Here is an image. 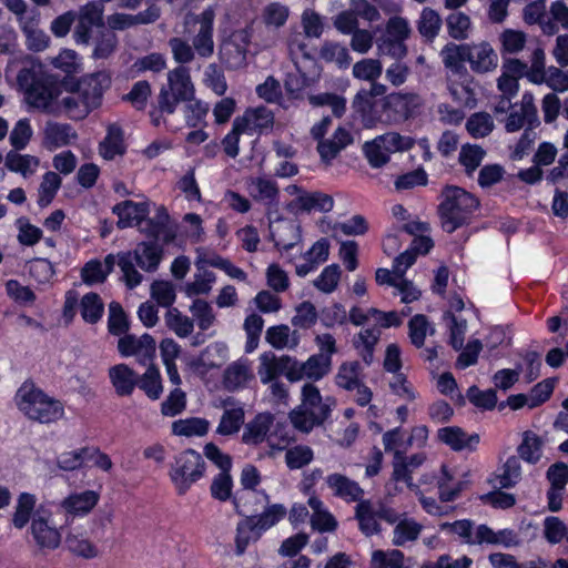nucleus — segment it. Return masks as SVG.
Returning <instances> with one entry per match:
<instances>
[{"label":"nucleus","mask_w":568,"mask_h":568,"mask_svg":"<svg viewBox=\"0 0 568 568\" xmlns=\"http://www.w3.org/2000/svg\"><path fill=\"white\" fill-rule=\"evenodd\" d=\"M17 81L24 91V100L30 108L47 114H60V88L43 72L41 64L23 67L17 75Z\"/></svg>","instance_id":"obj_1"},{"label":"nucleus","mask_w":568,"mask_h":568,"mask_svg":"<svg viewBox=\"0 0 568 568\" xmlns=\"http://www.w3.org/2000/svg\"><path fill=\"white\" fill-rule=\"evenodd\" d=\"M18 409L32 422L55 424L64 417V404L47 394L33 382H24L16 394Z\"/></svg>","instance_id":"obj_2"},{"label":"nucleus","mask_w":568,"mask_h":568,"mask_svg":"<svg viewBox=\"0 0 568 568\" xmlns=\"http://www.w3.org/2000/svg\"><path fill=\"white\" fill-rule=\"evenodd\" d=\"M442 202L438 206L442 227L453 233L467 224L479 206L478 199L458 186H446L442 192Z\"/></svg>","instance_id":"obj_3"},{"label":"nucleus","mask_w":568,"mask_h":568,"mask_svg":"<svg viewBox=\"0 0 568 568\" xmlns=\"http://www.w3.org/2000/svg\"><path fill=\"white\" fill-rule=\"evenodd\" d=\"M118 265L123 273V280L129 288L136 287L143 276L136 271L134 261L145 272H155L162 261L163 250L155 242H141L134 251L118 254Z\"/></svg>","instance_id":"obj_4"},{"label":"nucleus","mask_w":568,"mask_h":568,"mask_svg":"<svg viewBox=\"0 0 568 568\" xmlns=\"http://www.w3.org/2000/svg\"><path fill=\"white\" fill-rule=\"evenodd\" d=\"M206 464L200 453L187 448L174 456L169 476L179 495H184L205 474Z\"/></svg>","instance_id":"obj_5"},{"label":"nucleus","mask_w":568,"mask_h":568,"mask_svg":"<svg viewBox=\"0 0 568 568\" xmlns=\"http://www.w3.org/2000/svg\"><path fill=\"white\" fill-rule=\"evenodd\" d=\"M399 518V514L386 504L372 499H363L355 507V519L358 523L359 531L371 537L382 531L379 520L394 525Z\"/></svg>","instance_id":"obj_6"},{"label":"nucleus","mask_w":568,"mask_h":568,"mask_svg":"<svg viewBox=\"0 0 568 568\" xmlns=\"http://www.w3.org/2000/svg\"><path fill=\"white\" fill-rule=\"evenodd\" d=\"M423 103L422 97L417 93H390L382 100L384 118L377 120L388 124L406 121L418 113Z\"/></svg>","instance_id":"obj_7"},{"label":"nucleus","mask_w":568,"mask_h":568,"mask_svg":"<svg viewBox=\"0 0 568 568\" xmlns=\"http://www.w3.org/2000/svg\"><path fill=\"white\" fill-rule=\"evenodd\" d=\"M248 29H239L222 39L219 44V59L229 70H239L247 64V48L251 43Z\"/></svg>","instance_id":"obj_8"},{"label":"nucleus","mask_w":568,"mask_h":568,"mask_svg":"<svg viewBox=\"0 0 568 568\" xmlns=\"http://www.w3.org/2000/svg\"><path fill=\"white\" fill-rule=\"evenodd\" d=\"M214 20L215 11L207 7L201 13L192 17V22L199 26L196 33L192 37V45L200 58L207 59L214 53Z\"/></svg>","instance_id":"obj_9"},{"label":"nucleus","mask_w":568,"mask_h":568,"mask_svg":"<svg viewBox=\"0 0 568 568\" xmlns=\"http://www.w3.org/2000/svg\"><path fill=\"white\" fill-rule=\"evenodd\" d=\"M258 359L257 375L262 384H270L282 374L285 375L291 383L298 382V376H296L293 366V357L288 355L276 357L271 352H264L260 355Z\"/></svg>","instance_id":"obj_10"},{"label":"nucleus","mask_w":568,"mask_h":568,"mask_svg":"<svg viewBox=\"0 0 568 568\" xmlns=\"http://www.w3.org/2000/svg\"><path fill=\"white\" fill-rule=\"evenodd\" d=\"M50 514L38 509L31 520L30 534L42 551L55 550L61 545L62 534L59 528L50 525Z\"/></svg>","instance_id":"obj_11"},{"label":"nucleus","mask_w":568,"mask_h":568,"mask_svg":"<svg viewBox=\"0 0 568 568\" xmlns=\"http://www.w3.org/2000/svg\"><path fill=\"white\" fill-rule=\"evenodd\" d=\"M155 349V339L150 334H143L140 337L125 334L118 341V351L122 356H135L143 365L152 362Z\"/></svg>","instance_id":"obj_12"},{"label":"nucleus","mask_w":568,"mask_h":568,"mask_svg":"<svg viewBox=\"0 0 568 568\" xmlns=\"http://www.w3.org/2000/svg\"><path fill=\"white\" fill-rule=\"evenodd\" d=\"M296 72L288 73L285 80V89L290 94L300 93L313 85L321 75L320 67L315 59L298 61Z\"/></svg>","instance_id":"obj_13"},{"label":"nucleus","mask_w":568,"mask_h":568,"mask_svg":"<svg viewBox=\"0 0 568 568\" xmlns=\"http://www.w3.org/2000/svg\"><path fill=\"white\" fill-rule=\"evenodd\" d=\"M369 82L372 83L371 89L358 91L353 100V109L359 114L365 128H374L378 122L373 114L374 103L372 98L384 95L387 90L385 84L376 82V80Z\"/></svg>","instance_id":"obj_14"},{"label":"nucleus","mask_w":568,"mask_h":568,"mask_svg":"<svg viewBox=\"0 0 568 568\" xmlns=\"http://www.w3.org/2000/svg\"><path fill=\"white\" fill-rule=\"evenodd\" d=\"M526 123L528 124V128H536L540 123L537 108L534 102V95L530 92H525L523 94L520 110L510 112L506 120L505 129L507 132H517L524 128Z\"/></svg>","instance_id":"obj_15"},{"label":"nucleus","mask_w":568,"mask_h":568,"mask_svg":"<svg viewBox=\"0 0 568 568\" xmlns=\"http://www.w3.org/2000/svg\"><path fill=\"white\" fill-rule=\"evenodd\" d=\"M425 455L420 453L406 457L404 453L395 450L392 480L404 481L410 490H417L418 486L413 483L412 474L425 462Z\"/></svg>","instance_id":"obj_16"},{"label":"nucleus","mask_w":568,"mask_h":568,"mask_svg":"<svg viewBox=\"0 0 568 568\" xmlns=\"http://www.w3.org/2000/svg\"><path fill=\"white\" fill-rule=\"evenodd\" d=\"M467 58L470 69L476 73H486L497 68L498 57L488 42L467 43Z\"/></svg>","instance_id":"obj_17"},{"label":"nucleus","mask_w":568,"mask_h":568,"mask_svg":"<svg viewBox=\"0 0 568 568\" xmlns=\"http://www.w3.org/2000/svg\"><path fill=\"white\" fill-rule=\"evenodd\" d=\"M274 423L271 413H258L253 419L244 424L241 440L246 446H258L268 439L270 429Z\"/></svg>","instance_id":"obj_18"},{"label":"nucleus","mask_w":568,"mask_h":568,"mask_svg":"<svg viewBox=\"0 0 568 568\" xmlns=\"http://www.w3.org/2000/svg\"><path fill=\"white\" fill-rule=\"evenodd\" d=\"M111 85V75L106 71H99L89 74L80 82L79 90L85 98L87 103L92 109H97L103 95V92Z\"/></svg>","instance_id":"obj_19"},{"label":"nucleus","mask_w":568,"mask_h":568,"mask_svg":"<svg viewBox=\"0 0 568 568\" xmlns=\"http://www.w3.org/2000/svg\"><path fill=\"white\" fill-rule=\"evenodd\" d=\"M293 366L298 381L304 378L318 381L331 371L332 358L323 353L312 355L306 362L293 357Z\"/></svg>","instance_id":"obj_20"},{"label":"nucleus","mask_w":568,"mask_h":568,"mask_svg":"<svg viewBox=\"0 0 568 568\" xmlns=\"http://www.w3.org/2000/svg\"><path fill=\"white\" fill-rule=\"evenodd\" d=\"M332 404L329 397L323 400L320 389L315 385L307 383L303 386L300 407L316 417V420L325 422L329 417Z\"/></svg>","instance_id":"obj_21"},{"label":"nucleus","mask_w":568,"mask_h":568,"mask_svg":"<svg viewBox=\"0 0 568 568\" xmlns=\"http://www.w3.org/2000/svg\"><path fill=\"white\" fill-rule=\"evenodd\" d=\"M112 213L118 216L116 225L119 229H126L133 225H138L141 220L150 213L149 202H133L126 200L115 204L112 207Z\"/></svg>","instance_id":"obj_22"},{"label":"nucleus","mask_w":568,"mask_h":568,"mask_svg":"<svg viewBox=\"0 0 568 568\" xmlns=\"http://www.w3.org/2000/svg\"><path fill=\"white\" fill-rule=\"evenodd\" d=\"M353 143V136L348 130L338 126L332 138L322 139L317 143V152L321 160L329 165L332 161L349 144Z\"/></svg>","instance_id":"obj_23"},{"label":"nucleus","mask_w":568,"mask_h":568,"mask_svg":"<svg viewBox=\"0 0 568 568\" xmlns=\"http://www.w3.org/2000/svg\"><path fill=\"white\" fill-rule=\"evenodd\" d=\"M78 134L74 129L67 123L49 121L43 131V145L49 150L71 144L77 140Z\"/></svg>","instance_id":"obj_24"},{"label":"nucleus","mask_w":568,"mask_h":568,"mask_svg":"<svg viewBox=\"0 0 568 568\" xmlns=\"http://www.w3.org/2000/svg\"><path fill=\"white\" fill-rule=\"evenodd\" d=\"M327 486L336 497L348 503L363 500L364 490L355 480L345 475L334 473L326 477Z\"/></svg>","instance_id":"obj_25"},{"label":"nucleus","mask_w":568,"mask_h":568,"mask_svg":"<svg viewBox=\"0 0 568 568\" xmlns=\"http://www.w3.org/2000/svg\"><path fill=\"white\" fill-rule=\"evenodd\" d=\"M99 494L94 490L71 494L65 497L60 507L67 515L84 516L89 514L99 501Z\"/></svg>","instance_id":"obj_26"},{"label":"nucleus","mask_w":568,"mask_h":568,"mask_svg":"<svg viewBox=\"0 0 568 568\" xmlns=\"http://www.w3.org/2000/svg\"><path fill=\"white\" fill-rule=\"evenodd\" d=\"M246 131L263 133L274 125V114L266 106L247 109L242 116H236Z\"/></svg>","instance_id":"obj_27"},{"label":"nucleus","mask_w":568,"mask_h":568,"mask_svg":"<svg viewBox=\"0 0 568 568\" xmlns=\"http://www.w3.org/2000/svg\"><path fill=\"white\" fill-rule=\"evenodd\" d=\"M250 195L257 202L268 206H277L280 190L276 183L266 178H250L247 180Z\"/></svg>","instance_id":"obj_28"},{"label":"nucleus","mask_w":568,"mask_h":568,"mask_svg":"<svg viewBox=\"0 0 568 568\" xmlns=\"http://www.w3.org/2000/svg\"><path fill=\"white\" fill-rule=\"evenodd\" d=\"M165 87L185 101H191L195 97V88L191 80L190 70L184 65H179L169 71Z\"/></svg>","instance_id":"obj_29"},{"label":"nucleus","mask_w":568,"mask_h":568,"mask_svg":"<svg viewBox=\"0 0 568 568\" xmlns=\"http://www.w3.org/2000/svg\"><path fill=\"white\" fill-rule=\"evenodd\" d=\"M438 438L456 452L463 449L474 450L479 443L478 434L468 435L458 426L440 428L438 430Z\"/></svg>","instance_id":"obj_30"},{"label":"nucleus","mask_w":568,"mask_h":568,"mask_svg":"<svg viewBox=\"0 0 568 568\" xmlns=\"http://www.w3.org/2000/svg\"><path fill=\"white\" fill-rule=\"evenodd\" d=\"M254 377L251 366L247 361H236L230 364L223 374V385L230 390L234 392L243 388L248 381Z\"/></svg>","instance_id":"obj_31"},{"label":"nucleus","mask_w":568,"mask_h":568,"mask_svg":"<svg viewBox=\"0 0 568 568\" xmlns=\"http://www.w3.org/2000/svg\"><path fill=\"white\" fill-rule=\"evenodd\" d=\"M109 377L119 396H129L138 383V375L125 364H118L109 369Z\"/></svg>","instance_id":"obj_32"},{"label":"nucleus","mask_w":568,"mask_h":568,"mask_svg":"<svg viewBox=\"0 0 568 568\" xmlns=\"http://www.w3.org/2000/svg\"><path fill=\"white\" fill-rule=\"evenodd\" d=\"M439 54L445 68L453 74L462 75L466 73L464 62H468L467 43L456 44L449 42L440 50Z\"/></svg>","instance_id":"obj_33"},{"label":"nucleus","mask_w":568,"mask_h":568,"mask_svg":"<svg viewBox=\"0 0 568 568\" xmlns=\"http://www.w3.org/2000/svg\"><path fill=\"white\" fill-rule=\"evenodd\" d=\"M18 150H11L4 158V166L14 173H20L23 178L33 175L40 164L39 158L30 154H20Z\"/></svg>","instance_id":"obj_34"},{"label":"nucleus","mask_w":568,"mask_h":568,"mask_svg":"<svg viewBox=\"0 0 568 568\" xmlns=\"http://www.w3.org/2000/svg\"><path fill=\"white\" fill-rule=\"evenodd\" d=\"M308 506L313 510L311 516V526L314 530L321 532H331L337 528V521L334 516L327 511L323 503L316 496H312L308 499Z\"/></svg>","instance_id":"obj_35"},{"label":"nucleus","mask_w":568,"mask_h":568,"mask_svg":"<svg viewBox=\"0 0 568 568\" xmlns=\"http://www.w3.org/2000/svg\"><path fill=\"white\" fill-rule=\"evenodd\" d=\"M381 329L377 326L361 331L353 339L354 347L361 354L365 364L371 365L374 359V347L379 341Z\"/></svg>","instance_id":"obj_36"},{"label":"nucleus","mask_w":568,"mask_h":568,"mask_svg":"<svg viewBox=\"0 0 568 568\" xmlns=\"http://www.w3.org/2000/svg\"><path fill=\"white\" fill-rule=\"evenodd\" d=\"M125 152L123 141V131L116 124H110L108 134L100 143V154L105 160H113L116 155H122Z\"/></svg>","instance_id":"obj_37"},{"label":"nucleus","mask_w":568,"mask_h":568,"mask_svg":"<svg viewBox=\"0 0 568 568\" xmlns=\"http://www.w3.org/2000/svg\"><path fill=\"white\" fill-rule=\"evenodd\" d=\"M37 497L30 493H21L18 496L14 513L12 515V525L17 529L24 528L34 515Z\"/></svg>","instance_id":"obj_38"},{"label":"nucleus","mask_w":568,"mask_h":568,"mask_svg":"<svg viewBox=\"0 0 568 568\" xmlns=\"http://www.w3.org/2000/svg\"><path fill=\"white\" fill-rule=\"evenodd\" d=\"M395 524L392 542L397 547H403L407 542L417 540L423 530V526L413 518H398Z\"/></svg>","instance_id":"obj_39"},{"label":"nucleus","mask_w":568,"mask_h":568,"mask_svg":"<svg viewBox=\"0 0 568 568\" xmlns=\"http://www.w3.org/2000/svg\"><path fill=\"white\" fill-rule=\"evenodd\" d=\"M520 478L521 467L519 457L510 456L495 474V487L511 488L520 480Z\"/></svg>","instance_id":"obj_40"},{"label":"nucleus","mask_w":568,"mask_h":568,"mask_svg":"<svg viewBox=\"0 0 568 568\" xmlns=\"http://www.w3.org/2000/svg\"><path fill=\"white\" fill-rule=\"evenodd\" d=\"M442 18L437 11L432 8H424L417 20L416 27L419 34L428 42H432L442 29Z\"/></svg>","instance_id":"obj_41"},{"label":"nucleus","mask_w":568,"mask_h":568,"mask_svg":"<svg viewBox=\"0 0 568 568\" xmlns=\"http://www.w3.org/2000/svg\"><path fill=\"white\" fill-rule=\"evenodd\" d=\"M500 54L503 58L507 55H515L521 52L527 42V36L524 31L515 29H505L499 36Z\"/></svg>","instance_id":"obj_42"},{"label":"nucleus","mask_w":568,"mask_h":568,"mask_svg":"<svg viewBox=\"0 0 568 568\" xmlns=\"http://www.w3.org/2000/svg\"><path fill=\"white\" fill-rule=\"evenodd\" d=\"M244 419L245 412L242 406L225 408L216 427V433L222 436L234 435L244 425Z\"/></svg>","instance_id":"obj_43"},{"label":"nucleus","mask_w":568,"mask_h":568,"mask_svg":"<svg viewBox=\"0 0 568 568\" xmlns=\"http://www.w3.org/2000/svg\"><path fill=\"white\" fill-rule=\"evenodd\" d=\"M362 365L357 361L345 362L338 367V372L335 376L336 385L346 390H354L361 379Z\"/></svg>","instance_id":"obj_44"},{"label":"nucleus","mask_w":568,"mask_h":568,"mask_svg":"<svg viewBox=\"0 0 568 568\" xmlns=\"http://www.w3.org/2000/svg\"><path fill=\"white\" fill-rule=\"evenodd\" d=\"M60 111L63 109L70 119H84L93 109L89 106L80 90L71 93L59 102Z\"/></svg>","instance_id":"obj_45"},{"label":"nucleus","mask_w":568,"mask_h":568,"mask_svg":"<svg viewBox=\"0 0 568 568\" xmlns=\"http://www.w3.org/2000/svg\"><path fill=\"white\" fill-rule=\"evenodd\" d=\"M80 311L84 322L95 324L103 315L104 304L99 294L91 292L81 298Z\"/></svg>","instance_id":"obj_46"},{"label":"nucleus","mask_w":568,"mask_h":568,"mask_svg":"<svg viewBox=\"0 0 568 568\" xmlns=\"http://www.w3.org/2000/svg\"><path fill=\"white\" fill-rule=\"evenodd\" d=\"M136 385L144 390L146 396L151 399L160 398L163 392L160 372L153 364L149 365L142 376H138Z\"/></svg>","instance_id":"obj_47"},{"label":"nucleus","mask_w":568,"mask_h":568,"mask_svg":"<svg viewBox=\"0 0 568 568\" xmlns=\"http://www.w3.org/2000/svg\"><path fill=\"white\" fill-rule=\"evenodd\" d=\"M210 423L204 418L193 417L179 419L172 424V432L176 436H203L209 432Z\"/></svg>","instance_id":"obj_48"},{"label":"nucleus","mask_w":568,"mask_h":568,"mask_svg":"<svg viewBox=\"0 0 568 568\" xmlns=\"http://www.w3.org/2000/svg\"><path fill=\"white\" fill-rule=\"evenodd\" d=\"M542 440L535 433L528 430L523 435V442L518 446L517 452L524 460L536 464L541 457Z\"/></svg>","instance_id":"obj_49"},{"label":"nucleus","mask_w":568,"mask_h":568,"mask_svg":"<svg viewBox=\"0 0 568 568\" xmlns=\"http://www.w3.org/2000/svg\"><path fill=\"white\" fill-rule=\"evenodd\" d=\"M295 335L296 332L294 331L292 333L293 337L291 338L290 327L281 324L268 327L265 334V339L274 348L283 349L285 347H295L297 345V337H295Z\"/></svg>","instance_id":"obj_50"},{"label":"nucleus","mask_w":568,"mask_h":568,"mask_svg":"<svg viewBox=\"0 0 568 568\" xmlns=\"http://www.w3.org/2000/svg\"><path fill=\"white\" fill-rule=\"evenodd\" d=\"M61 178L55 172H47L39 185L38 190V204L40 207H47L54 199L58 190L61 186Z\"/></svg>","instance_id":"obj_51"},{"label":"nucleus","mask_w":568,"mask_h":568,"mask_svg":"<svg viewBox=\"0 0 568 568\" xmlns=\"http://www.w3.org/2000/svg\"><path fill=\"white\" fill-rule=\"evenodd\" d=\"M271 236L277 247L287 251L295 245L300 237L298 226L293 222L282 221L275 231H271Z\"/></svg>","instance_id":"obj_52"},{"label":"nucleus","mask_w":568,"mask_h":568,"mask_svg":"<svg viewBox=\"0 0 568 568\" xmlns=\"http://www.w3.org/2000/svg\"><path fill=\"white\" fill-rule=\"evenodd\" d=\"M261 536V531L254 526L253 521L246 517L240 521L236 527V555L241 556L245 552L248 544L253 540H257Z\"/></svg>","instance_id":"obj_53"},{"label":"nucleus","mask_w":568,"mask_h":568,"mask_svg":"<svg viewBox=\"0 0 568 568\" xmlns=\"http://www.w3.org/2000/svg\"><path fill=\"white\" fill-rule=\"evenodd\" d=\"M166 326L179 337H187L194 328L193 320L183 315L178 308L171 307L165 314Z\"/></svg>","instance_id":"obj_54"},{"label":"nucleus","mask_w":568,"mask_h":568,"mask_svg":"<svg viewBox=\"0 0 568 568\" xmlns=\"http://www.w3.org/2000/svg\"><path fill=\"white\" fill-rule=\"evenodd\" d=\"M286 515V508L281 504H274L264 509L258 516H247L260 530H266L277 524Z\"/></svg>","instance_id":"obj_55"},{"label":"nucleus","mask_w":568,"mask_h":568,"mask_svg":"<svg viewBox=\"0 0 568 568\" xmlns=\"http://www.w3.org/2000/svg\"><path fill=\"white\" fill-rule=\"evenodd\" d=\"M373 140L382 145L388 154L409 150L414 145L413 138L400 135L397 132H387Z\"/></svg>","instance_id":"obj_56"},{"label":"nucleus","mask_w":568,"mask_h":568,"mask_svg":"<svg viewBox=\"0 0 568 568\" xmlns=\"http://www.w3.org/2000/svg\"><path fill=\"white\" fill-rule=\"evenodd\" d=\"M119 40L113 31H101L95 40L92 58L103 60L110 58L116 50Z\"/></svg>","instance_id":"obj_57"},{"label":"nucleus","mask_w":568,"mask_h":568,"mask_svg":"<svg viewBox=\"0 0 568 568\" xmlns=\"http://www.w3.org/2000/svg\"><path fill=\"white\" fill-rule=\"evenodd\" d=\"M448 34L455 40H465L471 27L470 18L464 12H453L446 18Z\"/></svg>","instance_id":"obj_58"},{"label":"nucleus","mask_w":568,"mask_h":568,"mask_svg":"<svg viewBox=\"0 0 568 568\" xmlns=\"http://www.w3.org/2000/svg\"><path fill=\"white\" fill-rule=\"evenodd\" d=\"M320 54L323 60L335 62L339 68H347L352 60L347 48L336 42H325Z\"/></svg>","instance_id":"obj_59"},{"label":"nucleus","mask_w":568,"mask_h":568,"mask_svg":"<svg viewBox=\"0 0 568 568\" xmlns=\"http://www.w3.org/2000/svg\"><path fill=\"white\" fill-rule=\"evenodd\" d=\"M404 554L400 550H375L372 552V568H404Z\"/></svg>","instance_id":"obj_60"},{"label":"nucleus","mask_w":568,"mask_h":568,"mask_svg":"<svg viewBox=\"0 0 568 568\" xmlns=\"http://www.w3.org/2000/svg\"><path fill=\"white\" fill-rule=\"evenodd\" d=\"M68 549L75 556L91 559L98 556L97 547L87 538L73 532L65 537Z\"/></svg>","instance_id":"obj_61"},{"label":"nucleus","mask_w":568,"mask_h":568,"mask_svg":"<svg viewBox=\"0 0 568 568\" xmlns=\"http://www.w3.org/2000/svg\"><path fill=\"white\" fill-rule=\"evenodd\" d=\"M314 453L310 446L296 445L285 453V463L290 469H300L312 463Z\"/></svg>","instance_id":"obj_62"},{"label":"nucleus","mask_w":568,"mask_h":568,"mask_svg":"<svg viewBox=\"0 0 568 568\" xmlns=\"http://www.w3.org/2000/svg\"><path fill=\"white\" fill-rule=\"evenodd\" d=\"M300 206L304 211L318 210L321 212H329L333 209L334 201L328 194L314 192L302 195L297 199Z\"/></svg>","instance_id":"obj_63"},{"label":"nucleus","mask_w":568,"mask_h":568,"mask_svg":"<svg viewBox=\"0 0 568 568\" xmlns=\"http://www.w3.org/2000/svg\"><path fill=\"white\" fill-rule=\"evenodd\" d=\"M466 129L474 138H484L494 129V121L489 113L477 112L467 120Z\"/></svg>","instance_id":"obj_64"}]
</instances>
